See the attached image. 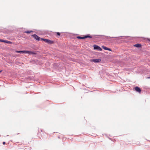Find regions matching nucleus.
<instances>
[{"label": "nucleus", "mask_w": 150, "mask_h": 150, "mask_svg": "<svg viewBox=\"0 0 150 150\" xmlns=\"http://www.w3.org/2000/svg\"><path fill=\"white\" fill-rule=\"evenodd\" d=\"M42 134H44L43 133L42 130L41 129H39L38 132V137H39L40 138H43V137L42 135Z\"/></svg>", "instance_id": "obj_1"}, {"label": "nucleus", "mask_w": 150, "mask_h": 150, "mask_svg": "<svg viewBox=\"0 0 150 150\" xmlns=\"http://www.w3.org/2000/svg\"><path fill=\"white\" fill-rule=\"evenodd\" d=\"M41 40H42L44 41L45 42H46L48 43L52 44H53L54 43V42L53 41L50 40H49L44 39H43V38H41Z\"/></svg>", "instance_id": "obj_2"}, {"label": "nucleus", "mask_w": 150, "mask_h": 150, "mask_svg": "<svg viewBox=\"0 0 150 150\" xmlns=\"http://www.w3.org/2000/svg\"><path fill=\"white\" fill-rule=\"evenodd\" d=\"M92 37L88 35H87L83 37L77 36V38L79 39H84L86 38H91Z\"/></svg>", "instance_id": "obj_3"}, {"label": "nucleus", "mask_w": 150, "mask_h": 150, "mask_svg": "<svg viewBox=\"0 0 150 150\" xmlns=\"http://www.w3.org/2000/svg\"><path fill=\"white\" fill-rule=\"evenodd\" d=\"M94 49L96 50H99L100 51H101L102 49L99 46H97L96 45H93Z\"/></svg>", "instance_id": "obj_4"}, {"label": "nucleus", "mask_w": 150, "mask_h": 150, "mask_svg": "<svg viewBox=\"0 0 150 150\" xmlns=\"http://www.w3.org/2000/svg\"><path fill=\"white\" fill-rule=\"evenodd\" d=\"M101 60L100 59H92L91 60V61L94 62H100Z\"/></svg>", "instance_id": "obj_5"}, {"label": "nucleus", "mask_w": 150, "mask_h": 150, "mask_svg": "<svg viewBox=\"0 0 150 150\" xmlns=\"http://www.w3.org/2000/svg\"><path fill=\"white\" fill-rule=\"evenodd\" d=\"M134 89L136 91L138 92L139 93H141V90L139 87L137 86L136 87L134 88Z\"/></svg>", "instance_id": "obj_6"}, {"label": "nucleus", "mask_w": 150, "mask_h": 150, "mask_svg": "<svg viewBox=\"0 0 150 150\" xmlns=\"http://www.w3.org/2000/svg\"><path fill=\"white\" fill-rule=\"evenodd\" d=\"M32 36L36 40H37L38 41L40 40V37L39 36H38V35H36L34 34Z\"/></svg>", "instance_id": "obj_7"}, {"label": "nucleus", "mask_w": 150, "mask_h": 150, "mask_svg": "<svg viewBox=\"0 0 150 150\" xmlns=\"http://www.w3.org/2000/svg\"><path fill=\"white\" fill-rule=\"evenodd\" d=\"M23 53H28L30 54H34L35 53L31 51H23Z\"/></svg>", "instance_id": "obj_8"}, {"label": "nucleus", "mask_w": 150, "mask_h": 150, "mask_svg": "<svg viewBox=\"0 0 150 150\" xmlns=\"http://www.w3.org/2000/svg\"><path fill=\"white\" fill-rule=\"evenodd\" d=\"M102 47L105 50L111 51V50L110 49L106 47L102 46Z\"/></svg>", "instance_id": "obj_9"}, {"label": "nucleus", "mask_w": 150, "mask_h": 150, "mask_svg": "<svg viewBox=\"0 0 150 150\" xmlns=\"http://www.w3.org/2000/svg\"><path fill=\"white\" fill-rule=\"evenodd\" d=\"M134 46L137 47H141V45L140 44H136L134 45Z\"/></svg>", "instance_id": "obj_10"}, {"label": "nucleus", "mask_w": 150, "mask_h": 150, "mask_svg": "<svg viewBox=\"0 0 150 150\" xmlns=\"http://www.w3.org/2000/svg\"><path fill=\"white\" fill-rule=\"evenodd\" d=\"M32 32V31H25L24 33L29 34V33H31Z\"/></svg>", "instance_id": "obj_11"}, {"label": "nucleus", "mask_w": 150, "mask_h": 150, "mask_svg": "<svg viewBox=\"0 0 150 150\" xmlns=\"http://www.w3.org/2000/svg\"><path fill=\"white\" fill-rule=\"evenodd\" d=\"M16 52L17 53H21V52L23 53V51H18L16 50Z\"/></svg>", "instance_id": "obj_12"}, {"label": "nucleus", "mask_w": 150, "mask_h": 150, "mask_svg": "<svg viewBox=\"0 0 150 150\" xmlns=\"http://www.w3.org/2000/svg\"><path fill=\"white\" fill-rule=\"evenodd\" d=\"M4 42L7 43H11V42L7 40H5Z\"/></svg>", "instance_id": "obj_13"}, {"label": "nucleus", "mask_w": 150, "mask_h": 150, "mask_svg": "<svg viewBox=\"0 0 150 150\" xmlns=\"http://www.w3.org/2000/svg\"><path fill=\"white\" fill-rule=\"evenodd\" d=\"M57 35H58V36H60V33L59 32L57 33Z\"/></svg>", "instance_id": "obj_14"}, {"label": "nucleus", "mask_w": 150, "mask_h": 150, "mask_svg": "<svg viewBox=\"0 0 150 150\" xmlns=\"http://www.w3.org/2000/svg\"><path fill=\"white\" fill-rule=\"evenodd\" d=\"M0 41L1 42H4L5 40H2L0 39Z\"/></svg>", "instance_id": "obj_15"}, {"label": "nucleus", "mask_w": 150, "mask_h": 150, "mask_svg": "<svg viewBox=\"0 0 150 150\" xmlns=\"http://www.w3.org/2000/svg\"><path fill=\"white\" fill-rule=\"evenodd\" d=\"M5 143H5V142H3V144H4H4H5Z\"/></svg>", "instance_id": "obj_16"}, {"label": "nucleus", "mask_w": 150, "mask_h": 150, "mask_svg": "<svg viewBox=\"0 0 150 150\" xmlns=\"http://www.w3.org/2000/svg\"><path fill=\"white\" fill-rule=\"evenodd\" d=\"M2 71H1H1H0V72H1Z\"/></svg>", "instance_id": "obj_17"}, {"label": "nucleus", "mask_w": 150, "mask_h": 150, "mask_svg": "<svg viewBox=\"0 0 150 150\" xmlns=\"http://www.w3.org/2000/svg\"><path fill=\"white\" fill-rule=\"evenodd\" d=\"M112 38H115V37H112Z\"/></svg>", "instance_id": "obj_18"}]
</instances>
